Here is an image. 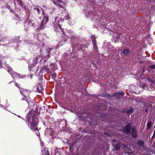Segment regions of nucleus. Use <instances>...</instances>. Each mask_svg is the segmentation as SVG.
I'll return each instance as SVG.
<instances>
[{"label":"nucleus","mask_w":155,"mask_h":155,"mask_svg":"<svg viewBox=\"0 0 155 155\" xmlns=\"http://www.w3.org/2000/svg\"><path fill=\"white\" fill-rule=\"evenodd\" d=\"M38 123V119L34 117L32 118V122L31 123L30 128L33 131L38 130V133H37V135L38 136H39L40 133L38 132V129L37 127V125Z\"/></svg>","instance_id":"obj_1"},{"label":"nucleus","mask_w":155,"mask_h":155,"mask_svg":"<svg viewBox=\"0 0 155 155\" xmlns=\"http://www.w3.org/2000/svg\"><path fill=\"white\" fill-rule=\"evenodd\" d=\"M42 14L44 15V17L39 27L37 28V29H42L45 28L46 26V24L48 21V17L47 15L45 14V13L43 11Z\"/></svg>","instance_id":"obj_2"},{"label":"nucleus","mask_w":155,"mask_h":155,"mask_svg":"<svg viewBox=\"0 0 155 155\" xmlns=\"http://www.w3.org/2000/svg\"><path fill=\"white\" fill-rule=\"evenodd\" d=\"M7 71L8 73L11 74L12 77L13 78L15 77H17L20 78H21L20 77V75L19 74L14 72L12 68L10 67H7Z\"/></svg>","instance_id":"obj_3"},{"label":"nucleus","mask_w":155,"mask_h":155,"mask_svg":"<svg viewBox=\"0 0 155 155\" xmlns=\"http://www.w3.org/2000/svg\"><path fill=\"white\" fill-rule=\"evenodd\" d=\"M131 127V124H128L125 127H124L123 129L124 131L127 134H129L130 133V129Z\"/></svg>","instance_id":"obj_4"},{"label":"nucleus","mask_w":155,"mask_h":155,"mask_svg":"<svg viewBox=\"0 0 155 155\" xmlns=\"http://www.w3.org/2000/svg\"><path fill=\"white\" fill-rule=\"evenodd\" d=\"M124 94L123 92L120 91L114 94V96L116 97L120 98L123 96Z\"/></svg>","instance_id":"obj_5"},{"label":"nucleus","mask_w":155,"mask_h":155,"mask_svg":"<svg viewBox=\"0 0 155 155\" xmlns=\"http://www.w3.org/2000/svg\"><path fill=\"white\" fill-rule=\"evenodd\" d=\"M123 54L125 56H128L131 54L130 50L128 49H124L123 52Z\"/></svg>","instance_id":"obj_6"},{"label":"nucleus","mask_w":155,"mask_h":155,"mask_svg":"<svg viewBox=\"0 0 155 155\" xmlns=\"http://www.w3.org/2000/svg\"><path fill=\"white\" fill-rule=\"evenodd\" d=\"M131 135L132 137L134 138H135L137 137V131L135 128L134 127H133L132 129Z\"/></svg>","instance_id":"obj_7"},{"label":"nucleus","mask_w":155,"mask_h":155,"mask_svg":"<svg viewBox=\"0 0 155 155\" xmlns=\"http://www.w3.org/2000/svg\"><path fill=\"white\" fill-rule=\"evenodd\" d=\"M63 13L64 14L65 13V15H64V18L63 17H60V21H62V20H64V18L65 20L68 19H69V18H70L69 16L68 15H67L66 14V12L65 11L64 12H63Z\"/></svg>","instance_id":"obj_8"},{"label":"nucleus","mask_w":155,"mask_h":155,"mask_svg":"<svg viewBox=\"0 0 155 155\" xmlns=\"http://www.w3.org/2000/svg\"><path fill=\"white\" fill-rule=\"evenodd\" d=\"M61 150L60 149H56L55 150V155H60Z\"/></svg>","instance_id":"obj_9"},{"label":"nucleus","mask_w":155,"mask_h":155,"mask_svg":"<svg viewBox=\"0 0 155 155\" xmlns=\"http://www.w3.org/2000/svg\"><path fill=\"white\" fill-rule=\"evenodd\" d=\"M133 110V108H131L127 111V113L128 114L130 115L132 113Z\"/></svg>","instance_id":"obj_10"},{"label":"nucleus","mask_w":155,"mask_h":155,"mask_svg":"<svg viewBox=\"0 0 155 155\" xmlns=\"http://www.w3.org/2000/svg\"><path fill=\"white\" fill-rule=\"evenodd\" d=\"M121 144L120 143H118L117 144H116L114 147L117 150H119Z\"/></svg>","instance_id":"obj_11"},{"label":"nucleus","mask_w":155,"mask_h":155,"mask_svg":"<svg viewBox=\"0 0 155 155\" xmlns=\"http://www.w3.org/2000/svg\"><path fill=\"white\" fill-rule=\"evenodd\" d=\"M151 122L149 121L147 124V128L149 130L151 127Z\"/></svg>","instance_id":"obj_12"},{"label":"nucleus","mask_w":155,"mask_h":155,"mask_svg":"<svg viewBox=\"0 0 155 155\" xmlns=\"http://www.w3.org/2000/svg\"><path fill=\"white\" fill-rule=\"evenodd\" d=\"M138 143L139 146H142L143 145L144 143L143 141L142 140H138Z\"/></svg>","instance_id":"obj_13"},{"label":"nucleus","mask_w":155,"mask_h":155,"mask_svg":"<svg viewBox=\"0 0 155 155\" xmlns=\"http://www.w3.org/2000/svg\"><path fill=\"white\" fill-rule=\"evenodd\" d=\"M17 1L18 4L21 6H22L23 5L22 3L21 0H17Z\"/></svg>","instance_id":"obj_14"},{"label":"nucleus","mask_w":155,"mask_h":155,"mask_svg":"<svg viewBox=\"0 0 155 155\" xmlns=\"http://www.w3.org/2000/svg\"><path fill=\"white\" fill-rule=\"evenodd\" d=\"M54 27L55 28H57V30H59L58 29H61V26L60 25H57L56 26V25H54Z\"/></svg>","instance_id":"obj_15"},{"label":"nucleus","mask_w":155,"mask_h":155,"mask_svg":"<svg viewBox=\"0 0 155 155\" xmlns=\"http://www.w3.org/2000/svg\"><path fill=\"white\" fill-rule=\"evenodd\" d=\"M57 76V74L56 73H53L52 74V78L54 79L55 78H56V77Z\"/></svg>","instance_id":"obj_16"},{"label":"nucleus","mask_w":155,"mask_h":155,"mask_svg":"<svg viewBox=\"0 0 155 155\" xmlns=\"http://www.w3.org/2000/svg\"><path fill=\"white\" fill-rule=\"evenodd\" d=\"M93 44V45L94 47H96V40H92Z\"/></svg>","instance_id":"obj_17"},{"label":"nucleus","mask_w":155,"mask_h":155,"mask_svg":"<svg viewBox=\"0 0 155 155\" xmlns=\"http://www.w3.org/2000/svg\"><path fill=\"white\" fill-rule=\"evenodd\" d=\"M150 68L152 69H155V64L151 65L150 66Z\"/></svg>","instance_id":"obj_18"},{"label":"nucleus","mask_w":155,"mask_h":155,"mask_svg":"<svg viewBox=\"0 0 155 155\" xmlns=\"http://www.w3.org/2000/svg\"><path fill=\"white\" fill-rule=\"evenodd\" d=\"M42 89H41L39 90L38 87H37V90L38 91L40 92H41V90H42Z\"/></svg>","instance_id":"obj_19"},{"label":"nucleus","mask_w":155,"mask_h":155,"mask_svg":"<svg viewBox=\"0 0 155 155\" xmlns=\"http://www.w3.org/2000/svg\"><path fill=\"white\" fill-rule=\"evenodd\" d=\"M15 85L17 86V87H19V84L17 83H16L15 84Z\"/></svg>","instance_id":"obj_20"},{"label":"nucleus","mask_w":155,"mask_h":155,"mask_svg":"<svg viewBox=\"0 0 155 155\" xmlns=\"http://www.w3.org/2000/svg\"><path fill=\"white\" fill-rule=\"evenodd\" d=\"M36 10L37 11V12H38V13H39L40 10L38 8H36Z\"/></svg>","instance_id":"obj_21"},{"label":"nucleus","mask_w":155,"mask_h":155,"mask_svg":"<svg viewBox=\"0 0 155 155\" xmlns=\"http://www.w3.org/2000/svg\"><path fill=\"white\" fill-rule=\"evenodd\" d=\"M2 63L1 62H0V68H2Z\"/></svg>","instance_id":"obj_22"},{"label":"nucleus","mask_w":155,"mask_h":155,"mask_svg":"<svg viewBox=\"0 0 155 155\" xmlns=\"http://www.w3.org/2000/svg\"><path fill=\"white\" fill-rule=\"evenodd\" d=\"M36 63H35V64H34V65H31V67H32V66H35V65H36Z\"/></svg>","instance_id":"obj_23"},{"label":"nucleus","mask_w":155,"mask_h":155,"mask_svg":"<svg viewBox=\"0 0 155 155\" xmlns=\"http://www.w3.org/2000/svg\"><path fill=\"white\" fill-rule=\"evenodd\" d=\"M20 92H21V94H23V93L21 92V90H20Z\"/></svg>","instance_id":"obj_24"},{"label":"nucleus","mask_w":155,"mask_h":155,"mask_svg":"<svg viewBox=\"0 0 155 155\" xmlns=\"http://www.w3.org/2000/svg\"><path fill=\"white\" fill-rule=\"evenodd\" d=\"M58 18L57 17H56L55 18V20H57V19Z\"/></svg>","instance_id":"obj_25"},{"label":"nucleus","mask_w":155,"mask_h":155,"mask_svg":"<svg viewBox=\"0 0 155 155\" xmlns=\"http://www.w3.org/2000/svg\"><path fill=\"white\" fill-rule=\"evenodd\" d=\"M31 78H32V76H31Z\"/></svg>","instance_id":"obj_26"},{"label":"nucleus","mask_w":155,"mask_h":155,"mask_svg":"<svg viewBox=\"0 0 155 155\" xmlns=\"http://www.w3.org/2000/svg\"><path fill=\"white\" fill-rule=\"evenodd\" d=\"M33 26H34V24H33Z\"/></svg>","instance_id":"obj_27"}]
</instances>
